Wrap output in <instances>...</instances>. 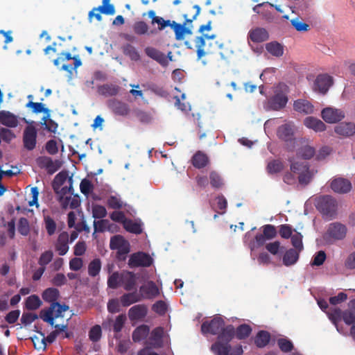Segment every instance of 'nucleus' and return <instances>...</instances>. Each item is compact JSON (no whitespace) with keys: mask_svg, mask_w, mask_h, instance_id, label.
I'll return each mask as SVG.
<instances>
[{"mask_svg":"<svg viewBox=\"0 0 355 355\" xmlns=\"http://www.w3.org/2000/svg\"><path fill=\"white\" fill-rule=\"evenodd\" d=\"M193 8L196 9V13L191 18H189L187 14L183 15V17L185 20L182 24L169 19L165 20L161 17L156 16L155 12L153 10L148 11V15L152 19L151 22L153 24H157L159 31H162L166 27L170 26L175 33V40L180 41L184 39L185 35H192L193 33L192 22L196 19L200 12V8L199 6L195 5Z\"/></svg>","mask_w":355,"mask_h":355,"instance_id":"1","label":"nucleus"},{"mask_svg":"<svg viewBox=\"0 0 355 355\" xmlns=\"http://www.w3.org/2000/svg\"><path fill=\"white\" fill-rule=\"evenodd\" d=\"M216 38L215 35H202L197 36L194 39V46L189 41H185L184 45L189 49H196L198 59H201L206 54L214 53L216 49H219V54L223 59L227 58L232 53V51L229 48L227 44L218 43L214 41Z\"/></svg>","mask_w":355,"mask_h":355,"instance_id":"2","label":"nucleus"},{"mask_svg":"<svg viewBox=\"0 0 355 355\" xmlns=\"http://www.w3.org/2000/svg\"><path fill=\"white\" fill-rule=\"evenodd\" d=\"M235 336V328L229 324L217 337V340L211 345V350L215 355H242L241 345L232 347L230 343Z\"/></svg>","mask_w":355,"mask_h":355,"instance_id":"3","label":"nucleus"},{"mask_svg":"<svg viewBox=\"0 0 355 355\" xmlns=\"http://www.w3.org/2000/svg\"><path fill=\"white\" fill-rule=\"evenodd\" d=\"M337 202L332 196H321L316 199V208L327 218H334L337 214Z\"/></svg>","mask_w":355,"mask_h":355,"instance_id":"4","label":"nucleus"},{"mask_svg":"<svg viewBox=\"0 0 355 355\" xmlns=\"http://www.w3.org/2000/svg\"><path fill=\"white\" fill-rule=\"evenodd\" d=\"M261 228L263 234H257L254 239L248 243V246L251 251L263 245L266 240H271L277 236V232L274 225L270 224L264 225Z\"/></svg>","mask_w":355,"mask_h":355,"instance_id":"5","label":"nucleus"},{"mask_svg":"<svg viewBox=\"0 0 355 355\" xmlns=\"http://www.w3.org/2000/svg\"><path fill=\"white\" fill-rule=\"evenodd\" d=\"M328 317L336 325L338 331L340 330L338 323L342 320L347 325H351L355 322V314L351 309L343 311L338 308H330L328 312Z\"/></svg>","mask_w":355,"mask_h":355,"instance_id":"6","label":"nucleus"},{"mask_svg":"<svg viewBox=\"0 0 355 355\" xmlns=\"http://www.w3.org/2000/svg\"><path fill=\"white\" fill-rule=\"evenodd\" d=\"M294 128L293 123H287L280 125L277 130L278 138L285 142L287 150L289 151H293L295 147Z\"/></svg>","mask_w":355,"mask_h":355,"instance_id":"7","label":"nucleus"},{"mask_svg":"<svg viewBox=\"0 0 355 355\" xmlns=\"http://www.w3.org/2000/svg\"><path fill=\"white\" fill-rule=\"evenodd\" d=\"M69 306L66 304H60L59 302L51 304L46 310H42L40 312V318L49 323L51 326L54 324V319L62 317V313L69 309Z\"/></svg>","mask_w":355,"mask_h":355,"instance_id":"8","label":"nucleus"},{"mask_svg":"<svg viewBox=\"0 0 355 355\" xmlns=\"http://www.w3.org/2000/svg\"><path fill=\"white\" fill-rule=\"evenodd\" d=\"M347 227L339 222L331 223L329 225L324 235V239L328 242L343 240L347 234Z\"/></svg>","mask_w":355,"mask_h":355,"instance_id":"9","label":"nucleus"},{"mask_svg":"<svg viewBox=\"0 0 355 355\" xmlns=\"http://www.w3.org/2000/svg\"><path fill=\"white\" fill-rule=\"evenodd\" d=\"M226 327L224 320L221 317L216 316L210 321L204 322L201 325V331L203 334H210L218 336Z\"/></svg>","mask_w":355,"mask_h":355,"instance_id":"10","label":"nucleus"},{"mask_svg":"<svg viewBox=\"0 0 355 355\" xmlns=\"http://www.w3.org/2000/svg\"><path fill=\"white\" fill-rule=\"evenodd\" d=\"M288 100L286 92L282 89H277L275 94L268 100L267 109L275 111L280 110L286 107Z\"/></svg>","mask_w":355,"mask_h":355,"instance_id":"11","label":"nucleus"},{"mask_svg":"<svg viewBox=\"0 0 355 355\" xmlns=\"http://www.w3.org/2000/svg\"><path fill=\"white\" fill-rule=\"evenodd\" d=\"M103 4L97 8H94L88 15L89 19L92 21L93 17H95L97 21L102 20L101 13L113 15L115 13V8L114 5L110 3V0H103Z\"/></svg>","mask_w":355,"mask_h":355,"instance_id":"12","label":"nucleus"},{"mask_svg":"<svg viewBox=\"0 0 355 355\" xmlns=\"http://www.w3.org/2000/svg\"><path fill=\"white\" fill-rule=\"evenodd\" d=\"M111 250H116L119 256L125 257L130 252L129 243L121 235H115L111 237L110 242ZM125 257H123L124 259Z\"/></svg>","mask_w":355,"mask_h":355,"instance_id":"13","label":"nucleus"},{"mask_svg":"<svg viewBox=\"0 0 355 355\" xmlns=\"http://www.w3.org/2000/svg\"><path fill=\"white\" fill-rule=\"evenodd\" d=\"M107 107L117 116H125L130 112V106L119 99L112 98L107 101Z\"/></svg>","mask_w":355,"mask_h":355,"instance_id":"14","label":"nucleus"},{"mask_svg":"<svg viewBox=\"0 0 355 355\" xmlns=\"http://www.w3.org/2000/svg\"><path fill=\"white\" fill-rule=\"evenodd\" d=\"M153 263L150 256L145 252H139L132 254L128 261L130 268L149 267Z\"/></svg>","mask_w":355,"mask_h":355,"instance_id":"15","label":"nucleus"},{"mask_svg":"<svg viewBox=\"0 0 355 355\" xmlns=\"http://www.w3.org/2000/svg\"><path fill=\"white\" fill-rule=\"evenodd\" d=\"M24 146L28 150H33L37 144V130L33 125H27L23 134Z\"/></svg>","mask_w":355,"mask_h":355,"instance_id":"16","label":"nucleus"},{"mask_svg":"<svg viewBox=\"0 0 355 355\" xmlns=\"http://www.w3.org/2000/svg\"><path fill=\"white\" fill-rule=\"evenodd\" d=\"M321 116L325 122L335 123L344 119L345 113L342 110L328 107L322 110Z\"/></svg>","mask_w":355,"mask_h":355,"instance_id":"17","label":"nucleus"},{"mask_svg":"<svg viewBox=\"0 0 355 355\" xmlns=\"http://www.w3.org/2000/svg\"><path fill=\"white\" fill-rule=\"evenodd\" d=\"M36 161L37 165L41 168H45L49 174L54 173L61 166L58 160L53 161L52 158L46 156L39 157Z\"/></svg>","mask_w":355,"mask_h":355,"instance_id":"18","label":"nucleus"},{"mask_svg":"<svg viewBox=\"0 0 355 355\" xmlns=\"http://www.w3.org/2000/svg\"><path fill=\"white\" fill-rule=\"evenodd\" d=\"M333 84V78L327 74H320L314 82V89L321 94H326Z\"/></svg>","mask_w":355,"mask_h":355,"instance_id":"19","label":"nucleus"},{"mask_svg":"<svg viewBox=\"0 0 355 355\" xmlns=\"http://www.w3.org/2000/svg\"><path fill=\"white\" fill-rule=\"evenodd\" d=\"M69 235L67 232H62L55 242V250L60 256H64L69 251Z\"/></svg>","mask_w":355,"mask_h":355,"instance_id":"20","label":"nucleus"},{"mask_svg":"<svg viewBox=\"0 0 355 355\" xmlns=\"http://www.w3.org/2000/svg\"><path fill=\"white\" fill-rule=\"evenodd\" d=\"M331 189L338 193H347L352 189V184L349 180L343 178H337L331 182Z\"/></svg>","mask_w":355,"mask_h":355,"instance_id":"21","label":"nucleus"},{"mask_svg":"<svg viewBox=\"0 0 355 355\" xmlns=\"http://www.w3.org/2000/svg\"><path fill=\"white\" fill-rule=\"evenodd\" d=\"M139 291L140 295H142V299H153L159 294L157 286L153 281H150L146 284L141 286Z\"/></svg>","mask_w":355,"mask_h":355,"instance_id":"22","label":"nucleus"},{"mask_svg":"<svg viewBox=\"0 0 355 355\" xmlns=\"http://www.w3.org/2000/svg\"><path fill=\"white\" fill-rule=\"evenodd\" d=\"M144 51L147 56L157 62L162 67L168 66V62L166 55L159 50L152 46H148L144 49Z\"/></svg>","mask_w":355,"mask_h":355,"instance_id":"23","label":"nucleus"},{"mask_svg":"<svg viewBox=\"0 0 355 355\" xmlns=\"http://www.w3.org/2000/svg\"><path fill=\"white\" fill-rule=\"evenodd\" d=\"M121 282L123 288L127 291H130L135 288L137 277L132 272L123 271L121 272Z\"/></svg>","mask_w":355,"mask_h":355,"instance_id":"24","label":"nucleus"},{"mask_svg":"<svg viewBox=\"0 0 355 355\" xmlns=\"http://www.w3.org/2000/svg\"><path fill=\"white\" fill-rule=\"evenodd\" d=\"M248 37L254 43H261L268 40L269 34L264 28L257 27L249 31Z\"/></svg>","mask_w":355,"mask_h":355,"instance_id":"25","label":"nucleus"},{"mask_svg":"<svg viewBox=\"0 0 355 355\" xmlns=\"http://www.w3.org/2000/svg\"><path fill=\"white\" fill-rule=\"evenodd\" d=\"M334 130L341 137H350L355 133V124L352 122H342L335 126Z\"/></svg>","mask_w":355,"mask_h":355,"instance_id":"26","label":"nucleus"},{"mask_svg":"<svg viewBox=\"0 0 355 355\" xmlns=\"http://www.w3.org/2000/svg\"><path fill=\"white\" fill-rule=\"evenodd\" d=\"M148 312L147 306L144 304H137L132 306L128 311L130 320H138L144 318Z\"/></svg>","mask_w":355,"mask_h":355,"instance_id":"27","label":"nucleus"},{"mask_svg":"<svg viewBox=\"0 0 355 355\" xmlns=\"http://www.w3.org/2000/svg\"><path fill=\"white\" fill-rule=\"evenodd\" d=\"M0 123L9 128H15L18 125L17 116L9 111H0Z\"/></svg>","mask_w":355,"mask_h":355,"instance_id":"28","label":"nucleus"},{"mask_svg":"<svg viewBox=\"0 0 355 355\" xmlns=\"http://www.w3.org/2000/svg\"><path fill=\"white\" fill-rule=\"evenodd\" d=\"M293 107L296 112L304 114H312L314 110L313 105L309 101L305 99L296 100L294 102Z\"/></svg>","mask_w":355,"mask_h":355,"instance_id":"29","label":"nucleus"},{"mask_svg":"<svg viewBox=\"0 0 355 355\" xmlns=\"http://www.w3.org/2000/svg\"><path fill=\"white\" fill-rule=\"evenodd\" d=\"M304 125L315 132H322L326 130V125L320 120L313 116L306 117L304 120Z\"/></svg>","mask_w":355,"mask_h":355,"instance_id":"30","label":"nucleus"},{"mask_svg":"<svg viewBox=\"0 0 355 355\" xmlns=\"http://www.w3.org/2000/svg\"><path fill=\"white\" fill-rule=\"evenodd\" d=\"M164 336V328L158 327L155 328L150 333L149 344L153 347H160L162 345V338Z\"/></svg>","mask_w":355,"mask_h":355,"instance_id":"31","label":"nucleus"},{"mask_svg":"<svg viewBox=\"0 0 355 355\" xmlns=\"http://www.w3.org/2000/svg\"><path fill=\"white\" fill-rule=\"evenodd\" d=\"M209 157L202 151H197L191 158V164L198 169L205 168L209 163Z\"/></svg>","mask_w":355,"mask_h":355,"instance_id":"32","label":"nucleus"},{"mask_svg":"<svg viewBox=\"0 0 355 355\" xmlns=\"http://www.w3.org/2000/svg\"><path fill=\"white\" fill-rule=\"evenodd\" d=\"M142 300V295L134 291L123 294L120 297V302L123 306H128L132 304L140 302Z\"/></svg>","mask_w":355,"mask_h":355,"instance_id":"33","label":"nucleus"},{"mask_svg":"<svg viewBox=\"0 0 355 355\" xmlns=\"http://www.w3.org/2000/svg\"><path fill=\"white\" fill-rule=\"evenodd\" d=\"M150 333V328L146 324H141L137 327L132 332V340L139 343L147 338Z\"/></svg>","mask_w":355,"mask_h":355,"instance_id":"34","label":"nucleus"},{"mask_svg":"<svg viewBox=\"0 0 355 355\" xmlns=\"http://www.w3.org/2000/svg\"><path fill=\"white\" fill-rule=\"evenodd\" d=\"M68 182H69V186H64L62 187H60V189H58V192L56 193L57 194L59 195L58 200L62 203V205L64 207H66V205L68 204L69 200H70V198H68V197L64 198V196H66L68 193H71V194L73 193H72V191H73L72 178H69L68 179Z\"/></svg>","mask_w":355,"mask_h":355,"instance_id":"35","label":"nucleus"},{"mask_svg":"<svg viewBox=\"0 0 355 355\" xmlns=\"http://www.w3.org/2000/svg\"><path fill=\"white\" fill-rule=\"evenodd\" d=\"M120 87L113 84H104L98 87L99 94L105 96H113L119 94Z\"/></svg>","mask_w":355,"mask_h":355,"instance_id":"36","label":"nucleus"},{"mask_svg":"<svg viewBox=\"0 0 355 355\" xmlns=\"http://www.w3.org/2000/svg\"><path fill=\"white\" fill-rule=\"evenodd\" d=\"M300 252L293 248L286 250L282 258L283 264L286 266L294 265L299 259Z\"/></svg>","mask_w":355,"mask_h":355,"instance_id":"37","label":"nucleus"},{"mask_svg":"<svg viewBox=\"0 0 355 355\" xmlns=\"http://www.w3.org/2000/svg\"><path fill=\"white\" fill-rule=\"evenodd\" d=\"M270 334L267 331H259L254 338V344L259 348L266 347L270 340Z\"/></svg>","mask_w":355,"mask_h":355,"instance_id":"38","label":"nucleus"},{"mask_svg":"<svg viewBox=\"0 0 355 355\" xmlns=\"http://www.w3.org/2000/svg\"><path fill=\"white\" fill-rule=\"evenodd\" d=\"M42 296V299L46 302L56 303L60 297V292L55 288H49L43 292Z\"/></svg>","mask_w":355,"mask_h":355,"instance_id":"39","label":"nucleus"},{"mask_svg":"<svg viewBox=\"0 0 355 355\" xmlns=\"http://www.w3.org/2000/svg\"><path fill=\"white\" fill-rule=\"evenodd\" d=\"M266 49L269 53L275 57H280L284 53L283 46L275 41L267 43Z\"/></svg>","mask_w":355,"mask_h":355,"instance_id":"40","label":"nucleus"},{"mask_svg":"<svg viewBox=\"0 0 355 355\" xmlns=\"http://www.w3.org/2000/svg\"><path fill=\"white\" fill-rule=\"evenodd\" d=\"M133 31L135 33L139 35H152L157 33L156 31H148V24L144 21H137L133 25Z\"/></svg>","mask_w":355,"mask_h":355,"instance_id":"41","label":"nucleus"},{"mask_svg":"<svg viewBox=\"0 0 355 355\" xmlns=\"http://www.w3.org/2000/svg\"><path fill=\"white\" fill-rule=\"evenodd\" d=\"M124 229L130 233L139 234L142 232V228L140 223L133 221L131 219H127L123 224Z\"/></svg>","mask_w":355,"mask_h":355,"instance_id":"42","label":"nucleus"},{"mask_svg":"<svg viewBox=\"0 0 355 355\" xmlns=\"http://www.w3.org/2000/svg\"><path fill=\"white\" fill-rule=\"evenodd\" d=\"M252 332V328L247 324L239 325L235 330V336L239 340L248 338Z\"/></svg>","mask_w":355,"mask_h":355,"instance_id":"43","label":"nucleus"},{"mask_svg":"<svg viewBox=\"0 0 355 355\" xmlns=\"http://www.w3.org/2000/svg\"><path fill=\"white\" fill-rule=\"evenodd\" d=\"M101 269V261L99 258L93 259L88 265V274L90 277L97 276Z\"/></svg>","mask_w":355,"mask_h":355,"instance_id":"44","label":"nucleus"},{"mask_svg":"<svg viewBox=\"0 0 355 355\" xmlns=\"http://www.w3.org/2000/svg\"><path fill=\"white\" fill-rule=\"evenodd\" d=\"M123 53L128 56L132 60L137 61L140 59V55L135 47L130 44H126L122 48Z\"/></svg>","mask_w":355,"mask_h":355,"instance_id":"45","label":"nucleus"},{"mask_svg":"<svg viewBox=\"0 0 355 355\" xmlns=\"http://www.w3.org/2000/svg\"><path fill=\"white\" fill-rule=\"evenodd\" d=\"M26 107L27 108H31L33 113H44L45 114L49 115V112H50V110L44 107V105L42 103H35L33 101H28Z\"/></svg>","mask_w":355,"mask_h":355,"instance_id":"46","label":"nucleus"},{"mask_svg":"<svg viewBox=\"0 0 355 355\" xmlns=\"http://www.w3.org/2000/svg\"><path fill=\"white\" fill-rule=\"evenodd\" d=\"M44 223L49 236L53 235L56 232L57 225L50 216H44Z\"/></svg>","mask_w":355,"mask_h":355,"instance_id":"47","label":"nucleus"},{"mask_svg":"<svg viewBox=\"0 0 355 355\" xmlns=\"http://www.w3.org/2000/svg\"><path fill=\"white\" fill-rule=\"evenodd\" d=\"M42 121V124L45 126V129L49 132L55 133L57 131L58 123L50 119V112H49V115L46 114L44 116Z\"/></svg>","mask_w":355,"mask_h":355,"instance_id":"48","label":"nucleus"},{"mask_svg":"<svg viewBox=\"0 0 355 355\" xmlns=\"http://www.w3.org/2000/svg\"><path fill=\"white\" fill-rule=\"evenodd\" d=\"M132 112L141 123H148L151 121L150 115L139 108L133 109Z\"/></svg>","mask_w":355,"mask_h":355,"instance_id":"49","label":"nucleus"},{"mask_svg":"<svg viewBox=\"0 0 355 355\" xmlns=\"http://www.w3.org/2000/svg\"><path fill=\"white\" fill-rule=\"evenodd\" d=\"M121 272H113L107 279V286L109 288L116 289L119 286H121Z\"/></svg>","mask_w":355,"mask_h":355,"instance_id":"50","label":"nucleus"},{"mask_svg":"<svg viewBox=\"0 0 355 355\" xmlns=\"http://www.w3.org/2000/svg\"><path fill=\"white\" fill-rule=\"evenodd\" d=\"M42 304L40 297L35 295L29 296L26 300V308L28 310H35L38 309Z\"/></svg>","mask_w":355,"mask_h":355,"instance_id":"51","label":"nucleus"},{"mask_svg":"<svg viewBox=\"0 0 355 355\" xmlns=\"http://www.w3.org/2000/svg\"><path fill=\"white\" fill-rule=\"evenodd\" d=\"M284 164L279 159H274L267 165V171L270 174L277 173L283 170Z\"/></svg>","mask_w":355,"mask_h":355,"instance_id":"52","label":"nucleus"},{"mask_svg":"<svg viewBox=\"0 0 355 355\" xmlns=\"http://www.w3.org/2000/svg\"><path fill=\"white\" fill-rule=\"evenodd\" d=\"M209 180L210 184L213 188L220 189L223 185V180L221 176L214 171L210 172Z\"/></svg>","mask_w":355,"mask_h":355,"instance_id":"53","label":"nucleus"},{"mask_svg":"<svg viewBox=\"0 0 355 355\" xmlns=\"http://www.w3.org/2000/svg\"><path fill=\"white\" fill-rule=\"evenodd\" d=\"M67 180V175L64 173H59L54 178L53 182V188L55 193L58 192V189L61 187Z\"/></svg>","mask_w":355,"mask_h":355,"instance_id":"54","label":"nucleus"},{"mask_svg":"<svg viewBox=\"0 0 355 355\" xmlns=\"http://www.w3.org/2000/svg\"><path fill=\"white\" fill-rule=\"evenodd\" d=\"M288 161L291 163V170L294 173L300 174L303 171H306L309 166L307 163L302 162H293V159L289 158Z\"/></svg>","mask_w":355,"mask_h":355,"instance_id":"55","label":"nucleus"},{"mask_svg":"<svg viewBox=\"0 0 355 355\" xmlns=\"http://www.w3.org/2000/svg\"><path fill=\"white\" fill-rule=\"evenodd\" d=\"M277 345L280 350L284 353L291 352L294 348L293 343L287 338H279Z\"/></svg>","mask_w":355,"mask_h":355,"instance_id":"56","label":"nucleus"},{"mask_svg":"<svg viewBox=\"0 0 355 355\" xmlns=\"http://www.w3.org/2000/svg\"><path fill=\"white\" fill-rule=\"evenodd\" d=\"M297 156L304 159H309L315 155V149L309 146L300 148L297 151Z\"/></svg>","mask_w":355,"mask_h":355,"instance_id":"57","label":"nucleus"},{"mask_svg":"<svg viewBox=\"0 0 355 355\" xmlns=\"http://www.w3.org/2000/svg\"><path fill=\"white\" fill-rule=\"evenodd\" d=\"M291 238V243L294 247L293 249L299 252L302 251L304 249L302 243V235L300 232H296L295 234L292 235Z\"/></svg>","mask_w":355,"mask_h":355,"instance_id":"58","label":"nucleus"},{"mask_svg":"<svg viewBox=\"0 0 355 355\" xmlns=\"http://www.w3.org/2000/svg\"><path fill=\"white\" fill-rule=\"evenodd\" d=\"M18 232L23 236H27L30 232L29 222L27 218H20L18 223Z\"/></svg>","mask_w":355,"mask_h":355,"instance_id":"59","label":"nucleus"},{"mask_svg":"<svg viewBox=\"0 0 355 355\" xmlns=\"http://www.w3.org/2000/svg\"><path fill=\"white\" fill-rule=\"evenodd\" d=\"M102 336L101 327L98 324L92 327L89 331V338L92 342H98Z\"/></svg>","mask_w":355,"mask_h":355,"instance_id":"60","label":"nucleus"},{"mask_svg":"<svg viewBox=\"0 0 355 355\" xmlns=\"http://www.w3.org/2000/svg\"><path fill=\"white\" fill-rule=\"evenodd\" d=\"M107 205L110 208L113 209H120L123 206L121 198L115 196H111L107 198Z\"/></svg>","mask_w":355,"mask_h":355,"instance_id":"61","label":"nucleus"},{"mask_svg":"<svg viewBox=\"0 0 355 355\" xmlns=\"http://www.w3.org/2000/svg\"><path fill=\"white\" fill-rule=\"evenodd\" d=\"M107 216V210L103 205H95L92 207V216L94 218H103Z\"/></svg>","mask_w":355,"mask_h":355,"instance_id":"62","label":"nucleus"},{"mask_svg":"<svg viewBox=\"0 0 355 355\" xmlns=\"http://www.w3.org/2000/svg\"><path fill=\"white\" fill-rule=\"evenodd\" d=\"M110 222L107 219H101L94 221V228L95 232H103L109 227Z\"/></svg>","mask_w":355,"mask_h":355,"instance_id":"63","label":"nucleus"},{"mask_svg":"<svg viewBox=\"0 0 355 355\" xmlns=\"http://www.w3.org/2000/svg\"><path fill=\"white\" fill-rule=\"evenodd\" d=\"M154 312L160 315H164L167 311V304L162 300L156 302L152 306Z\"/></svg>","mask_w":355,"mask_h":355,"instance_id":"64","label":"nucleus"}]
</instances>
